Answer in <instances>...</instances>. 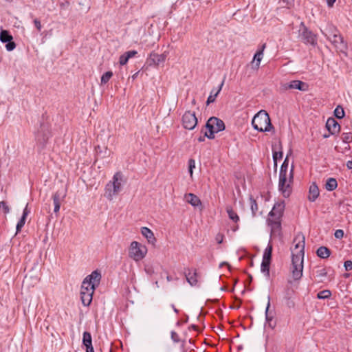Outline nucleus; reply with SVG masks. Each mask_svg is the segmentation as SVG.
Returning a JSON list of instances; mask_svg holds the SVG:
<instances>
[{
  "mask_svg": "<svg viewBox=\"0 0 352 352\" xmlns=\"http://www.w3.org/2000/svg\"><path fill=\"white\" fill-rule=\"evenodd\" d=\"M344 268L346 271H349L352 270V261H346L344 262Z\"/></svg>",
  "mask_w": 352,
  "mask_h": 352,
  "instance_id": "a18cd8bd",
  "label": "nucleus"
},
{
  "mask_svg": "<svg viewBox=\"0 0 352 352\" xmlns=\"http://www.w3.org/2000/svg\"><path fill=\"white\" fill-rule=\"evenodd\" d=\"M266 47V44L265 43H263L261 47V50L259 51H261L262 52V54H263V51L265 50V48Z\"/></svg>",
  "mask_w": 352,
  "mask_h": 352,
  "instance_id": "4d7b16f0",
  "label": "nucleus"
},
{
  "mask_svg": "<svg viewBox=\"0 0 352 352\" xmlns=\"http://www.w3.org/2000/svg\"><path fill=\"white\" fill-rule=\"evenodd\" d=\"M0 208H2L5 213H8L10 211L9 207L6 205L4 201L0 202Z\"/></svg>",
  "mask_w": 352,
  "mask_h": 352,
  "instance_id": "49530a36",
  "label": "nucleus"
},
{
  "mask_svg": "<svg viewBox=\"0 0 352 352\" xmlns=\"http://www.w3.org/2000/svg\"><path fill=\"white\" fill-rule=\"evenodd\" d=\"M34 23L36 28H37V30L38 31H40L42 28L40 21L38 19H36L34 20Z\"/></svg>",
  "mask_w": 352,
  "mask_h": 352,
  "instance_id": "8fccbe9b",
  "label": "nucleus"
},
{
  "mask_svg": "<svg viewBox=\"0 0 352 352\" xmlns=\"http://www.w3.org/2000/svg\"><path fill=\"white\" fill-rule=\"evenodd\" d=\"M327 272L324 268H318L315 272V276L318 281H323L324 278L327 276Z\"/></svg>",
  "mask_w": 352,
  "mask_h": 352,
  "instance_id": "cd10ccee",
  "label": "nucleus"
},
{
  "mask_svg": "<svg viewBox=\"0 0 352 352\" xmlns=\"http://www.w3.org/2000/svg\"><path fill=\"white\" fill-rule=\"evenodd\" d=\"M287 6H290L293 3L294 0H283Z\"/></svg>",
  "mask_w": 352,
  "mask_h": 352,
  "instance_id": "5fc2aeb1",
  "label": "nucleus"
},
{
  "mask_svg": "<svg viewBox=\"0 0 352 352\" xmlns=\"http://www.w3.org/2000/svg\"><path fill=\"white\" fill-rule=\"evenodd\" d=\"M293 181V167L288 171L287 157L280 167L279 177V190L285 197H288L292 192L291 184Z\"/></svg>",
  "mask_w": 352,
  "mask_h": 352,
  "instance_id": "f03ea898",
  "label": "nucleus"
},
{
  "mask_svg": "<svg viewBox=\"0 0 352 352\" xmlns=\"http://www.w3.org/2000/svg\"><path fill=\"white\" fill-rule=\"evenodd\" d=\"M270 261L263 260L261 263V271L266 273V275H269Z\"/></svg>",
  "mask_w": 352,
  "mask_h": 352,
  "instance_id": "473e14b6",
  "label": "nucleus"
},
{
  "mask_svg": "<svg viewBox=\"0 0 352 352\" xmlns=\"http://www.w3.org/2000/svg\"><path fill=\"white\" fill-rule=\"evenodd\" d=\"M112 76H113V73L111 72H105L102 76L101 82L103 83V84L107 83L109 80V79L111 78Z\"/></svg>",
  "mask_w": 352,
  "mask_h": 352,
  "instance_id": "f704fd0d",
  "label": "nucleus"
},
{
  "mask_svg": "<svg viewBox=\"0 0 352 352\" xmlns=\"http://www.w3.org/2000/svg\"><path fill=\"white\" fill-rule=\"evenodd\" d=\"M166 279H167L168 281H171L172 280V278L170 276H167Z\"/></svg>",
  "mask_w": 352,
  "mask_h": 352,
  "instance_id": "bf43d9fd",
  "label": "nucleus"
},
{
  "mask_svg": "<svg viewBox=\"0 0 352 352\" xmlns=\"http://www.w3.org/2000/svg\"><path fill=\"white\" fill-rule=\"evenodd\" d=\"M335 116L339 119L342 118L344 116V111L342 107L338 106L334 111Z\"/></svg>",
  "mask_w": 352,
  "mask_h": 352,
  "instance_id": "2f4dec72",
  "label": "nucleus"
},
{
  "mask_svg": "<svg viewBox=\"0 0 352 352\" xmlns=\"http://www.w3.org/2000/svg\"><path fill=\"white\" fill-rule=\"evenodd\" d=\"M136 54H137V52H136V51H135V50L129 51V52H126L125 53V54L126 55V56L128 57V58H129V59L130 58L133 57Z\"/></svg>",
  "mask_w": 352,
  "mask_h": 352,
  "instance_id": "09e8293b",
  "label": "nucleus"
},
{
  "mask_svg": "<svg viewBox=\"0 0 352 352\" xmlns=\"http://www.w3.org/2000/svg\"><path fill=\"white\" fill-rule=\"evenodd\" d=\"M186 280L191 286H195L197 283V273L196 270H194L193 272L188 270V272L185 274Z\"/></svg>",
  "mask_w": 352,
  "mask_h": 352,
  "instance_id": "aec40b11",
  "label": "nucleus"
},
{
  "mask_svg": "<svg viewBox=\"0 0 352 352\" xmlns=\"http://www.w3.org/2000/svg\"><path fill=\"white\" fill-rule=\"evenodd\" d=\"M236 229H237V227L234 228V231H236Z\"/></svg>",
  "mask_w": 352,
  "mask_h": 352,
  "instance_id": "338daca9",
  "label": "nucleus"
},
{
  "mask_svg": "<svg viewBox=\"0 0 352 352\" xmlns=\"http://www.w3.org/2000/svg\"><path fill=\"white\" fill-rule=\"evenodd\" d=\"M252 124L254 129L261 132L270 131L272 128L270 116L264 110H261L254 116Z\"/></svg>",
  "mask_w": 352,
  "mask_h": 352,
  "instance_id": "20e7f679",
  "label": "nucleus"
},
{
  "mask_svg": "<svg viewBox=\"0 0 352 352\" xmlns=\"http://www.w3.org/2000/svg\"><path fill=\"white\" fill-rule=\"evenodd\" d=\"M136 54H137V52H136V51H135V50L129 51V52H126L125 53V54L126 55V56L128 57V58H129V59L130 58L133 57Z\"/></svg>",
  "mask_w": 352,
  "mask_h": 352,
  "instance_id": "de8ad7c7",
  "label": "nucleus"
},
{
  "mask_svg": "<svg viewBox=\"0 0 352 352\" xmlns=\"http://www.w3.org/2000/svg\"><path fill=\"white\" fill-rule=\"evenodd\" d=\"M331 294L329 290H323V291L320 292L318 294L317 296L320 299H325V298H328L329 297H330Z\"/></svg>",
  "mask_w": 352,
  "mask_h": 352,
  "instance_id": "72a5a7b5",
  "label": "nucleus"
},
{
  "mask_svg": "<svg viewBox=\"0 0 352 352\" xmlns=\"http://www.w3.org/2000/svg\"><path fill=\"white\" fill-rule=\"evenodd\" d=\"M289 89H298L300 91H307L308 85L300 80H292L289 82L282 83L280 86V91L282 92L286 91Z\"/></svg>",
  "mask_w": 352,
  "mask_h": 352,
  "instance_id": "6e6552de",
  "label": "nucleus"
},
{
  "mask_svg": "<svg viewBox=\"0 0 352 352\" xmlns=\"http://www.w3.org/2000/svg\"><path fill=\"white\" fill-rule=\"evenodd\" d=\"M334 236L336 239H342L344 236V232L342 230H337L335 232Z\"/></svg>",
  "mask_w": 352,
  "mask_h": 352,
  "instance_id": "c03bdc74",
  "label": "nucleus"
},
{
  "mask_svg": "<svg viewBox=\"0 0 352 352\" xmlns=\"http://www.w3.org/2000/svg\"><path fill=\"white\" fill-rule=\"evenodd\" d=\"M250 208L252 210V215H253V217H254L258 208V205L256 204V200L254 199L252 197H250Z\"/></svg>",
  "mask_w": 352,
  "mask_h": 352,
  "instance_id": "7c9ffc66",
  "label": "nucleus"
},
{
  "mask_svg": "<svg viewBox=\"0 0 352 352\" xmlns=\"http://www.w3.org/2000/svg\"><path fill=\"white\" fill-rule=\"evenodd\" d=\"M270 306V297L268 296L267 297V307H266V309H265V318H266V320L268 322H270V321H271L272 319V316H270L269 314H268Z\"/></svg>",
  "mask_w": 352,
  "mask_h": 352,
  "instance_id": "e433bc0d",
  "label": "nucleus"
},
{
  "mask_svg": "<svg viewBox=\"0 0 352 352\" xmlns=\"http://www.w3.org/2000/svg\"><path fill=\"white\" fill-rule=\"evenodd\" d=\"M129 58L125 53L120 56L119 63L121 65H124L128 62Z\"/></svg>",
  "mask_w": 352,
  "mask_h": 352,
  "instance_id": "a19ab883",
  "label": "nucleus"
},
{
  "mask_svg": "<svg viewBox=\"0 0 352 352\" xmlns=\"http://www.w3.org/2000/svg\"><path fill=\"white\" fill-rule=\"evenodd\" d=\"M295 247L292 250L291 273L294 280H298L302 276L305 254V236L298 234L294 239Z\"/></svg>",
  "mask_w": 352,
  "mask_h": 352,
  "instance_id": "f257e3e1",
  "label": "nucleus"
},
{
  "mask_svg": "<svg viewBox=\"0 0 352 352\" xmlns=\"http://www.w3.org/2000/svg\"><path fill=\"white\" fill-rule=\"evenodd\" d=\"M283 157V153L282 152H274L273 153V160L274 162V165L277 166V160L278 159H281Z\"/></svg>",
  "mask_w": 352,
  "mask_h": 352,
  "instance_id": "58836bf2",
  "label": "nucleus"
},
{
  "mask_svg": "<svg viewBox=\"0 0 352 352\" xmlns=\"http://www.w3.org/2000/svg\"><path fill=\"white\" fill-rule=\"evenodd\" d=\"M137 74H138V73H136L135 74H134V75L132 76V78H135L137 76Z\"/></svg>",
  "mask_w": 352,
  "mask_h": 352,
  "instance_id": "e2e57ef3",
  "label": "nucleus"
},
{
  "mask_svg": "<svg viewBox=\"0 0 352 352\" xmlns=\"http://www.w3.org/2000/svg\"><path fill=\"white\" fill-rule=\"evenodd\" d=\"M328 39L334 45L336 48L341 52H345L346 50V44L344 42L342 37L336 33L330 34Z\"/></svg>",
  "mask_w": 352,
  "mask_h": 352,
  "instance_id": "9d476101",
  "label": "nucleus"
},
{
  "mask_svg": "<svg viewBox=\"0 0 352 352\" xmlns=\"http://www.w3.org/2000/svg\"><path fill=\"white\" fill-rule=\"evenodd\" d=\"M336 0H327V5L329 7H332L335 3Z\"/></svg>",
  "mask_w": 352,
  "mask_h": 352,
  "instance_id": "603ef678",
  "label": "nucleus"
},
{
  "mask_svg": "<svg viewBox=\"0 0 352 352\" xmlns=\"http://www.w3.org/2000/svg\"><path fill=\"white\" fill-rule=\"evenodd\" d=\"M268 224L271 228V237L279 236L280 235V220L269 218Z\"/></svg>",
  "mask_w": 352,
  "mask_h": 352,
  "instance_id": "f8f14e48",
  "label": "nucleus"
},
{
  "mask_svg": "<svg viewBox=\"0 0 352 352\" xmlns=\"http://www.w3.org/2000/svg\"><path fill=\"white\" fill-rule=\"evenodd\" d=\"M326 127L332 134H336L340 131V124L334 118H329L326 123Z\"/></svg>",
  "mask_w": 352,
  "mask_h": 352,
  "instance_id": "4468645a",
  "label": "nucleus"
},
{
  "mask_svg": "<svg viewBox=\"0 0 352 352\" xmlns=\"http://www.w3.org/2000/svg\"><path fill=\"white\" fill-rule=\"evenodd\" d=\"M344 141H349V135L346 134L344 138Z\"/></svg>",
  "mask_w": 352,
  "mask_h": 352,
  "instance_id": "13d9d810",
  "label": "nucleus"
},
{
  "mask_svg": "<svg viewBox=\"0 0 352 352\" xmlns=\"http://www.w3.org/2000/svg\"><path fill=\"white\" fill-rule=\"evenodd\" d=\"M5 1L7 2H12L13 1V0H5Z\"/></svg>",
  "mask_w": 352,
  "mask_h": 352,
  "instance_id": "0e129e2a",
  "label": "nucleus"
},
{
  "mask_svg": "<svg viewBox=\"0 0 352 352\" xmlns=\"http://www.w3.org/2000/svg\"><path fill=\"white\" fill-rule=\"evenodd\" d=\"M299 31L301 32L300 36L307 43L311 45L315 43L316 39L314 35L307 29L302 23H301V28Z\"/></svg>",
  "mask_w": 352,
  "mask_h": 352,
  "instance_id": "ddd939ff",
  "label": "nucleus"
},
{
  "mask_svg": "<svg viewBox=\"0 0 352 352\" xmlns=\"http://www.w3.org/2000/svg\"><path fill=\"white\" fill-rule=\"evenodd\" d=\"M64 197H65V195H62L58 191L56 192L53 195L52 198H53V201H54V212H56V213L58 212V211L60 210L61 201L63 200Z\"/></svg>",
  "mask_w": 352,
  "mask_h": 352,
  "instance_id": "6ab92c4d",
  "label": "nucleus"
},
{
  "mask_svg": "<svg viewBox=\"0 0 352 352\" xmlns=\"http://www.w3.org/2000/svg\"><path fill=\"white\" fill-rule=\"evenodd\" d=\"M94 293L80 292L82 302L84 305L88 306L92 300Z\"/></svg>",
  "mask_w": 352,
  "mask_h": 352,
  "instance_id": "b1692460",
  "label": "nucleus"
},
{
  "mask_svg": "<svg viewBox=\"0 0 352 352\" xmlns=\"http://www.w3.org/2000/svg\"><path fill=\"white\" fill-rule=\"evenodd\" d=\"M170 338L173 342L177 343L180 341L179 335L174 331L170 332Z\"/></svg>",
  "mask_w": 352,
  "mask_h": 352,
  "instance_id": "ea45409f",
  "label": "nucleus"
},
{
  "mask_svg": "<svg viewBox=\"0 0 352 352\" xmlns=\"http://www.w3.org/2000/svg\"><path fill=\"white\" fill-rule=\"evenodd\" d=\"M199 142L204 141V138H199Z\"/></svg>",
  "mask_w": 352,
  "mask_h": 352,
  "instance_id": "680f3d73",
  "label": "nucleus"
},
{
  "mask_svg": "<svg viewBox=\"0 0 352 352\" xmlns=\"http://www.w3.org/2000/svg\"><path fill=\"white\" fill-rule=\"evenodd\" d=\"M263 57V54L261 51H258L254 56V58L252 61V64L253 67L255 69H258L259 65L261 64V61Z\"/></svg>",
  "mask_w": 352,
  "mask_h": 352,
  "instance_id": "5701e85b",
  "label": "nucleus"
},
{
  "mask_svg": "<svg viewBox=\"0 0 352 352\" xmlns=\"http://www.w3.org/2000/svg\"><path fill=\"white\" fill-rule=\"evenodd\" d=\"M124 183V177L122 173L117 172L112 179L105 186L104 196L107 199L111 201L122 190Z\"/></svg>",
  "mask_w": 352,
  "mask_h": 352,
  "instance_id": "7ed1b4c3",
  "label": "nucleus"
},
{
  "mask_svg": "<svg viewBox=\"0 0 352 352\" xmlns=\"http://www.w3.org/2000/svg\"><path fill=\"white\" fill-rule=\"evenodd\" d=\"M225 80H226V76L223 77V79L221 85L218 87V89L216 91H214V89H212L211 91L210 94L208 96V98L207 99V101H206L207 105H208L210 103H212V102H214L215 101L216 98L217 97V96L220 93V91H221V89H222L223 85H224Z\"/></svg>",
  "mask_w": 352,
  "mask_h": 352,
  "instance_id": "f3484780",
  "label": "nucleus"
},
{
  "mask_svg": "<svg viewBox=\"0 0 352 352\" xmlns=\"http://www.w3.org/2000/svg\"><path fill=\"white\" fill-rule=\"evenodd\" d=\"M149 65H159L160 63H164L163 57L160 54L156 53H151L148 59Z\"/></svg>",
  "mask_w": 352,
  "mask_h": 352,
  "instance_id": "4be33fe9",
  "label": "nucleus"
},
{
  "mask_svg": "<svg viewBox=\"0 0 352 352\" xmlns=\"http://www.w3.org/2000/svg\"><path fill=\"white\" fill-rule=\"evenodd\" d=\"M16 47V44L12 41H8L6 45V48L8 51H12Z\"/></svg>",
  "mask_w": 352,
  "mask_h": 352,
  "instance_id": "79ce46f5",
  "label": "nucleus"
},
{
  "mask_svg": "<svg viewBox=\"0 0 352 352\" xmlns=\"http://www.w3.org/2000/svg\"><path fill=\"white\" fill-rule=\"evenodd\" d=\"M101 274L98 270L94 271L83 280L80 292L94 293L96 287L100 284Z\"/></svg>",
  "mask_w": 352,
  "mask_h": 352,
  "instance_id": "39448f33",
  "label": "nucleus"
},
{
  "mask_svg": "<svg viewBox=\"0 0 352 352\" xmlns=\"http://www.w3.org/2000/svg\"><path fill=\"white\" fill-rule=\"evenodd\" d=\"M338 186V183L336 179L334 178H329L327 180L325 188L329 191H332L335 190Z\"/></svg>",
  "mask_w": 352,
  "mask_h": 352,
  "instance_id": "a878e982",
  "label": "nucleus"
},
{
  "mask_svg": "<svg viewBox=\"0 0 352 352\" xmlns=\"http://www.w3.org/2000/svg\"><path fill=\"white\" fill-rule=\"evenodd\" d=\"M316 253L319 257L322 258H327L330 255V250L327 248L322 246L317 250Z\"/></svg>",
  "mask_w": 352,
  "mask_h": 352,
  "instance_id": "393cba45",
  "label": "nucleus"
},
{
  "mask_svg": "<svg viewBox=\"0 0 352 352\" xmlns=\"http://www.w3.org/2000/svg\"><path fill=\"white\" fill-rule=\"evenodd\" d=\"M272 245L270 242L267 247L265 248V250L264 251L263 260L270 261L271 256H272Z\"/></svg>",
  "mask_w": 352,
  "mask_h": 352,
  "instance_id": "c85d7f7f",
  "label": "nucleus"
},
{
  "mask_svg": "<svg viewBox=\"0 0 352 352\" xmlns=\"http://www.w3.org/2000/svg\"><path fill=\"white\" fill-rule=\"evenodd\" d=\"M82 344L86 347V352H94L92 346V338L90 333L87 331L84 332Z\"/></svg>",
  "mask_w": 352,
  "mask_h": 352,
  "instance_id": "2eb2a0df",
  "label": "nucleus"
},
{
  "mask_svg": "<svg viewBox=\"0 0 352 352\" xmlns=\"http://www.w3.org/2000/svg\"><path fill=\"white\" fill-rule=\"evenodd\" d=\"M147 253V248L145 245L137 241H133L129 247V256L135 261L142 260Z\"/></svg>",
  "mask_w": 352,
  "mask_h": 352,
  "instance_id": "0eeeda50",
  "label": "nucleus"
},
{
  "mask_svg": "<svg viewBox=\"0 0 352 352\" xmlns=\"http://www.w3.org/2000/svg\"><path fill=\"white\" fill-rule=\"evenodd\" d=\"M194 168H195V161L193 159H190L188 160V171L191 178H192Z\"/></svg>",
  "mask_w": 352,
  "mask_h": 352,
  "instance_id": "c9c22d12",
  "label": "nucleus"
},
{
  "mask_svg": "<svg viewBox=\"0 0 352 352\" xmlns=\"http://www.w3.org/2000/svg\"><path fill=\"white\" fill-rule=\"evenodd\" d=\"M173 308L174 311H175V313H177V312H178V310H177V309L173 306Z\"/></svg>",
  "mask_w": 352,
  "mask_h": 352,
  "instance_id": "052dcab7",
  "label": "nucleus"
},
{
  "mask_svg": "<svg viewBox=\"0 0 352 352\" xmlns=\"http://www.w3.org/2000/svg\"><path fill=\"white\" fill-rule=\"evenodd\" d=\"M206 127L208 131L205 132V136L209 139H213L214 138V133L225 129V124L221 120L216 117H211L207 121Z\"/></svg>",
  "mask_w": 352,
  "mask_h": 352,
  "instance_id": "423d86ee",
  "label": "nucleus"
},
{
  "mask_svg": "<svg viewBox=\"0 0 352 352\" xmlns=\"http://www.w3.org/2000/svg\"><path fill=\"white\" fill-rule=\"evenodd\" d=\"M184 199L186 202L189 203L192 206H198L201 204V201L199 197L192 193L186 194Z\"/></svg>",
  "mask_w": 352,
  "mask_h": 352,
  "instance_id": "412c9836",
  "label": "nucleus"
},
{
  "mask_svg": "<svg viewBox=\"0 0 352 352\" xmlns=\"http://www.w3.org/2000/svg\"><path fill=\"white\" fill-rule=\"evenodd\" d=\"M182 124L185 129H193L197 124V118L195 113L191 111H186L182 117Z\"/></svg>",
  "mask_w": 352,
  "mask_h": 352,
  "instance_id": "1a4fd4ad",
  "label": "nucleus"
},
{
  "mask_svg": "<svg viewBox=\"0 0 352 352\" xmlns=\"http://www.w3.org/2000/svg\"><path fill=\"white\" fill-rule=\"evenodd\" d=\"M29 212H30V211L28 209V204H27L25 208V209H24V210H23V213L22 217H25V218H26L27 216L28 215Z\"/></svg>",
  "mask_w": 352,
  "mask_h": 352,
  "instance_id": "3c124183",
  "label": "nucleus"
},
{
  "mask_svg": "<svg viewBox=\"0 0 352 352\" xmlns=\"http://www.w3.org/2000/svg\"><path fill=\"white\" fill-rule=\"evenodd\" d=\"M142 234L147 239L148 242L152 245H155L156 239L153 232L148 228L143 227L141 229Z\"/></svg>",
  "mask_w": 352,
  "mask_h": 352,
  "instance_id": "dca6fc26",
  "label": "nucleus"
},
{
  "mask_svg": "<svg viewBox=\"0 0 352 352\" xmlns=\"http://www.w3.org/2000/svg\"><path fill=\"white\" fill-rule=\"evenodd\" d=\"M346 166L349 169H352V161H348L346 162Z\"/></svg>",
  "mask_w": 352,
  "mask_h": 352,
  "instance_id": "6e6d98bb",
  "label": "nucleus"
},
{
  "mask_svg": "<svg viewBox=\"0 0 352 352\" xmlns=\"http://www.w3.org/2000/svg\"><path fill=\"white\" fill-rule=\"evenodd\" d=\"M12 40V36L7 30H1L0 33V41L3 43H7Z\"/></svg>",
  "mask_w": 352,
  "mask_h": 352,
  "instance_id": "c756f323",
  "label": "nucleus"
},
{
  "mask_svg": "<svg viewBox=\"0 0 352 352\" xmlns=\"http://www.w3.org/2000/svg\"><path fill=\"white\" fill-rule=\"evenodd\" d=\"M167 54H168V52H164L163 54H160L161 55V57H163V61L164 62L166 57H167Z\"/></svg>",
  "mask_w": 352,
  "mask_h": 352,
  "instance_id": "864d4df0",
  "label": "nucleus"
},
{
  "mask_svg": "<svg viewBox=\"0 0 352 352\" xmlns=\"http://www.w3.org/2000/svg\"><path fill=\"white\" fill-rule=\"evenodd\" d=\"M226 212L228 213V215L232 221L236 223L239 221V217L238 214L233 210L231 206H227L226 207Z\"/></svg>",
  "mask_w": 352,
  "mask_h": 352,
  "instance_id": "bb28decb",
  "label": "nucleus"
},
{
  "mask_svg": "<svg viewBox=\"0 0 352 352\" xmlns=\"http://www.w3.org/2000/svg\"><path fill=\"white\" fill-rule=\"evenodd\" d=\"M223 239H224V235L221 233H218L216 236H215V241L218 243H221L223 241Z\"/></svg>",
  "mask_w": 352,
  "mask_h": 352,
  "instance_id": "37998d69",
  "label": "nucleus"
},
{
  "mask_svg": "<svg viewBox=\"0 0 352 352\" xmlns=\"http://www.w3.org/2000/svg\"><path fill=\"white\" fill-rule=\"evenodd\" d=\"M320 191L318 186L312 183L309 187L308 199L310 201H314L319 196Z\"/></svg>",
  "mask_w": 352,
  "mask_h": 352,
  "instance_id": "a211bd4d",
  "label": "nucleus"
},
{
  "mask_svg": "<svg viewBox=\"0 0 352 352\" xmlns=\"http://www.w3.org/2000/svg\"><path fill=\"white\" fill-rule=\"evenodd\" d=\"M226 264V263H222L220 264V267L223 266V265Z\"/></svg>",
  "mask_w": 352,
  "mask_h": 352,
  "instance_id": "69168bd1",
  "label": "nucleus"
},
{
  "mask_svg": "<svg viewBox=\"0 0 352 352\" xmlns=\"http://www.w3.org/2000/svg\"><path fill=\"white\" fill-rule=\"evenodd\" d=\"M25 219L26 218H25V217H21L20 221L18 222L16 225V233L19 232L24 226L25 223Z\"/></svg>",
  "mask_w": 352,
  "mask_h": 352,
  "instance_id": "4c0bfd02",
  "label": "nucleus"
},
{
  "mask_svg": "<svg viewBox=\"0 0 352 352\" xmlns=\"http://www.w3.org/2000/svg\"><path fill=\"white\" fill-rule=\"evenodd\" d=\"M285 209V202L283 201L276 203L270 212V218L280 220Z\"/></svg>",
  "mask_w": 352,
  "mask_h": 352,
  "instance_id": "9b49d317",
  "label": "nucleus"
}]
</instances>
